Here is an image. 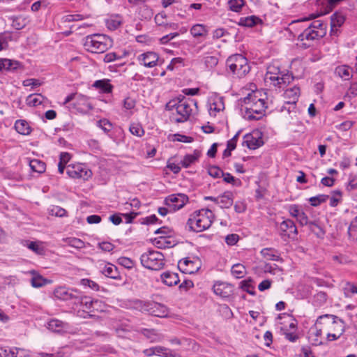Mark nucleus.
<instances>
[{
  "label": "nucleus",
  "mask_w": 357,
  "mask_h": 357,
  "mask_svg": "<svg viewBox=\"0 0 357 357\" xmlns=\"http://www.w3.org/2000/svg\"><path fill=\"white\" fill-rule=\"evenodd\" d=\"M214 218V214L211 210L201 209L190 215L187 226L190 231L202 232L211 226Z\"/></svg>",
  "instance_id": "1"
},
{
  "label": "nucleus",
  "mask_w": 357,
  "mask_h": 357,
  "mask_svg": "<svg viewBox=\"0 0 357 357\" xmlns=\"http://www.w3.org/2000/svg\"><path fill=\"white\" fill-rule=\"evenodd\" d=\"M112 39L106 35L92 34L84 38V49L91 53H103L112 47Z\"/></svg>",
  "instance_id": "2"
},
{
  "label": "nucleus",
  "mask_w": 357,
  "mask_h": 357,
  "mask_svg": "<svg viewBox=\"0 0 357 357\" xmlns=\"http://www.w3.org/2000/svg\"><path fill=\"white\" fill-rule=\"evenodd\" d=\"M130 305L136 310L155 317H165L168 314V309L165 305L152 301L135 299L130 302Z\"/></svg>",
  "instance_id": "3"
},
{
  "label": "nucleus",
  "mask_w": 357,
  "mask_h": 357,
  "mask_svg": "<svg viewBox=\"0 0 357 357\" xmlns=\"http://www.w3.org/2000/svg\"><path fill=\"white\" fill-rule=\"evenodd\" d=\"M140 261L147 269L159 271L165 266V257L159 251L149 250L141 255Z\"/></svg>",
  "instance_id": "4"
},
{
  "label": "nucleus",
  "mask_w": 357,
  "mask_h": 357,
  "mask_svg": "<svg viewBox=\"0 0 357 357\" xmlns=\"http://www.w3.org/2000/svg\"><path fill=\"white\" fill-rule=\"evenodd\" d=\"M318 324L321 325L324 333L330 335L331 333H344V323L342 319L333 314H324L318 318Z\"/></svg>",
  "instance_id": "5"
},
{
  "label": "nucleus",
  "mask_w": 357,
  "mask_h": 357,
  "mask_svg": "<svg viewBox=\"0 0 357 357\" xmlns=\"http://www.w3.org/2000/svg\"><path fill=\"white\" fill-rule=\"evenodd\" d=\"M226 63L230 72L238 78L244 77L250 71L247 59L240 54L230 56Z\"/></svg>",
  "instance_id": "6"
},
{
  "label": "nucleus",
  "mask_w": 357,
  "mask_h": 357,
  "mask_svg": "<svg viewBox=\"0 0 357 357\" xmlns=\"http://www.w3.org/2000/svg\"><path fill=\"white\" fill-rule=\"evenodd\" d=\"M326 33V25L321 20H314L298 36L301 41L314 40L323 38Z\"/></svg>",
  "instance_id": "7"
},
{
  "label": "nucleus",
  "mask_w": 357,
  "mask_h": 357,
  "mask_svg": "<svg viewBox=\"0 0 357 357\" xmlns=\"http://www.w3.org/2000/svg\"><path fill=\"white\" fill-rule=\"evenodd\" d=\"M267 106L264 99H257V102L245 107L244 118L249 120H259L264 115Z\"/></svg>",
  "instance_id": "8"
},
{
  "label": "nucleus",
  "mask_w": 357,
  "mask_h": 357,
  "mask_svg": "<svg viewBox=\"0 0 357 357\" xmlns=\"http://www.w3.org/2000/svg\"><path fill=\"white\" fill-rule=\"evenodd\" d=\"M78 290L75 289L68 288L66 287H58L53 292L54 296L59 300L63 301H70L72 304L79 301Z\"/></svg>",
  "instance_id": "9"
},
{
  "label": "nucleus",
  "mask_w": 357,
  "mask_h": 357,
  "mask_svg": "<svg viewBox=\"0 0 357 357\" xmlns=\"http://www.w3.org/2000/svg\"><path fill=\"white\" fill-rule=\"evenodd\" d=\"M67 174L73 178L88 180L92 176V172L84 164L68 165L66 168Z\"/></svg>",
  "instance_id": "10"
},
{
  "label": "nucleus",
  "mask_w": 357,
  "mask_h": 357,
  "mask_svg": "<svg viewBox=\"0 0 357 357\" xmlns=\"http://www.w3.org/2000/svg\"><path fill=\"white\" fill-rule=\"evenodd\" d=\"M137 61L145 68H153L158 63L159 56L154 52H146L139 54Z\"/></svg>",
  "instance_id": "11"
},
{
  "label": "nucleus",
  "mask_w": 357,
  "mask_h": 357,
  "mask_svg": "<svg viewBox=\"0 0 357 357\" xmlns=\"http://www.w3.org/2000/svg\"><path fill=\"white\" fill-rule=\"evenodd\" d=\"M196 102L191 98H180V123L186 121L192 114V107L196 106Z\"/></svg>",
  "instance_id": "12"
},
{
  "label": "nucleus",
  "mask_w": 357,
  "mask_h": 357,
  "mask_svg": "<svg viewBox=\"0 0 357 357\" xmlns=\"http://www.w3.org/2000/svg\"><path fill=\"white\" fill-rule=\"evenodd\" d=\"M300 94V89L297 86L289 88L284 91V97L289 100L286 101L285 105L282 107V111L284 109L287 110L289 113L291 112V107L294 108V106L298 100Z\"/></svg>",
  "instance_id": "13"
},
{
  "label": "nucleus",
  "mask_w": 357,
  "mask_h": 357,
  "mask_svg": "<svg viewBox=\"0 0 357 357\" xmlns=\"http://www.w3.org/2000/svg\"><path fill=\"white\" fill-rule=\"evenodd\" d=\"M324 333L321 326L318 324V319H317L314 325L312 326L308 331V340L309 342L315 346L323 344L322 335Z\"/></svg>",
  "instance_id": "14"
},
{
  "label": "nucleus",
  "mask_w": 357,
  "mask_h": 357,
  "mask_svg": "<svg viewBox=\"0 0 357 357\" xmlns=\"http://www.w3.org/2000/svg\"><path fill=\"white\" fill-rule=\"evenodd\" d=\"M74 108L79 113L86 114L93 109L89 98L82 94L77 95L75 101L73 102Z\"/></svg>",
  "instance_id": "15"
},
{
  "label": "nucleus",
  "mask_w": 357,
  "mask_h": 357,
  "mask_svg": "<svg viewBox=\"0 0 357 357\" xmlns=\"http://www.w3.org/2000/svg\"><path fill=\"white\" fill-rule=\"evenodd\" d=\"M178 195L173 194L167 197L165 199V204L168 208L160 207L158 208V212L162 215L165 216L168 212H175L178 210V206L176 203L178 201Z\"/></svg>",
  "instance_id": "16"
},
{
  "label": "nucleus",
  "mask_w": 357,
  "mask_h": 357,
  "mask_svg": "<svg viewBox=\"0 0 357 357\" xmlns=\"http://www.w3.org/2000/svg\"><path fill=\"white\" fill-rule=\"evenodd\" d=\"M261 132L258 131L253 132L251 134H247L245 135V141L243 144H246L250 149H257L263 145L264 142L261 137Z\"/></svg>",
  "instance_id": "17"
},
{
  "label": "nucleus",
  "mask_w": 357,
  "mask_h": 357,
  "mask_svg": "<svg viewBox=\"0 0 357 357\" xmlns=\"http://www.w3.org/2000/svg\"><path fill=\"white\" fill-rule=\"evenodd\" d=\"M143 353L147 356H151L153 355H156L159 356L164 357H177V354L176 352L171 351L169 349L162 347H153L143 351Z\"/></svg>",
  "instance_id": "18"
},
{
  "label": "nucleus",
  "mask_w": 357,
  "mask_h": 357,
  "mask_svg": "<svg viewBox=\"0 0 357 357\" xmlns=\"http://www.w3.org/2000/svg\"><path fill=\"white\" fill-rule=\"evenodd\" d=\"M79 301L75 302L74 305L80 304L89 310H98V307H101L102 302L97 299H92L87 296H82L80 291H78Z\"/></svg>",
  "instance_id": "19"
},
{
  "label": "nucleus",
  "mask_w": 357,
  "mask_h": 357,
  "mask_svg": "<svg viewBox=\"0 0 357 357\" xmlns=\"http://www.w3.org/2000/svg\"><path fill=\"white\" fill-rule=\"evenodd\" d=\"M47 327L52 332L61 334L68 333L70 329L69 324L56 319L50 320L47 322Z\"/></svg>",
  "instance_id": "20"
},
{
  "label": "nucleus",
  "mask_w": 357,
  "mask_h": 357,
  "mask_svg": "<svg viewBox=\"0 0 357 357\" xmlns=\"http://www.w3.org/2000/svg\"><path fill=\"white\" fill-rule=\"evenodd\" d=\"M213 292L222 298H229L233 293V287L223 282H216L213 287Z\"/></svg>",
  "instance_id": "21"
},
{
  "label": "nucleus",
  "mask_w": 357,
  "mask_h": 357,
  "mask_svg": "<svg viewBox=\"0 0 357 357\" xmlns=\"http://www.w3.org/2000/svg\"><path fill=\"white\" fill-rule=\"evenodd\" d=\"M279 230L280 234L282 237H289L290 233H294L295 234H298L294 222L289 219L285 220L280 223Z\"/></svg>",
  "instance_id": "22"
},
{
  "label": "nucleus",
  "mask_w": 357,
  "mask_h": 357,
  "mask_svg": "<svg viewBox=\"0 0 357 357\" xmlns=\"http://www.w3.org/2000/svg\"><path fill=\"white\" fill-rule=\"evenodd\" d=\"M166 110L169 112V120L172 123H178V99H173L166 104Z\"/></svg>",
  "instance_id": "23"
},
{
  "label": "nucleus",
  "mask_w": 357,
  "mask_h": 357,
  "mask_svg": "<svg viewBox=\"0 0 357 357\" xmlns=\"http://www.w3.org/2000/svg\"><path fill=\"white\" fill-rule=\"evenodd\" d=\"M183 260L185 267L180 268V272L185 274H192L199 270V266L197 261L190 260L188 257L184 258Z\"/></svg>",
  "instance_id": "24"
},
{
  "label": "nucleus",
  "mask_w": 357,
  "mask_h": 357,
  "mask_svg": "<svg viewBox=\"0 0 357 357\" xmlns=\"http://www.w3.org/2000/svg\"><path fill=\"white\" fill-rule=\"evenodd\" d=\"M344 16L338 12H335L331 17V31L333 33H337V28L340 27L344 22Z\"/></svg>",
  "instance_id": "25"
},
{
  "label": "nucleus",
  "mask_w": 357,
  "mask_h": 357,
  "mask_svg": "<svg viewBox=\"0 0 357 357\" xmlns=\"http://www.w3.org/2000/svg\"><path fill=\"white\" fill-rule=\"evenodd\" d=\"M282 75V71L279 68V67L275 66V65H270L267 68V72L265 76V79L269 80L273 84L274 82H277L279 81V77Z\"/></svg>",
  "instance_id": "26"
},
{
  "label": "nucleus",
  "mask_w": 357,
  "mask_h": 357,
  "mask_svg": "<svg viewBox=\"0 0 357 357\" xmlns=\"http://www.w3.org/2000/svg\"><path fill=\"white\" fill-rule=\"evenodd\" d=\"M201 155L202 152L200 150L195 149L192 154L185 155L180 163L183 167L188 168L191 165L196 162L199 160Z\"/></svg>",
  "instance_id": "27"
},
{
  "label": "nucleus",
  "mask_w": 357,
  "mask_h": 357,
  "mask_svg": "<svg viewBox=\"0 0 357 357\" xmlns=\"http://www.w3.org/2000/svg\"><path fill=\"white\" fill-rule=\"evenodd\" d=\"M93 86L104 93H112L114 86L107 79H99L94 82Z\"/></svg>",
  "instance_id": "28"
},
{
  "label": "nucleus",
  "mask_w": 357,
  "mask_h": 357,
  "mask_svg": "<svg viewBox=\"0 0 357 357\" xmlns=\"http://www.w3.org/2000/svg\"><path fill=\"white\" fill-rule=\"evenodd\" d=\"M100 268L101 273L108 278L112 279H118L120 278L117 267L110 263L105 264L103 267Z\"/></svg>",
  "instance_id": "29"
},
{
  "label": "nucleus",
  "mask_w": 357,
  "mask_h": 357,
  "mask_svg": "<svg viewBox=\"0 0 357 357\" xmlns=\"http://www.w3.org/2000/svg\"><path fill=\"white\" fill-rule=\"evenodd\" d=\"M30 273L32 275V278L31 279V286L34 288L42 287L50 282V281L47 279L43 278L41 275L38 273L34 270L31 271Z\"/></svg>",
  "instance_id": "30"
},
{
  "label": "nucleus",
  "mask_w": 357,
  "mask_h": 357,
  "mask_svg": "<svg viewBox=\"0 0 357 357\" xmlns=\"http://www.w3.org/2000/svg\"><path fill=\"white\" fill-rule=\"evenodd\" d=\"M217 204L222 208H228L233 204V194L231 192H226L218 197Z\"/></svg>",
  "instance_id": "31"
},
{
  "label": "nucleus",
  "mask_w": 357,
  "mask_h": 357,
  "mask_svg": "<svg viewBox=\"0 0 357 357\" xmlns=\"http://www.w3.org/2000/svg\"><path fill=\"white\" fill-rule=\"evenodd\" d=\"M164 284L167 286L176 285L178 283V275L176 273L166 271L161 275Z\"/></svg>",
  "instance_id": "32"
},
{
  "label": "nucleus",
  "mask_w": 357,
  "mask_h": 357,
  "mask_svg": "<svg viewBox=\"0 0 357 357\" xmlns=\"http://www.w3.org/2000/svg\"><path fill=\"white\" fill-rule=\"evenodd\" d=\"M20 63L17 61H13L8 59H0V71L1 70H15L20 68Z\"/></svg>",
  "instance_id": "33"
},
{
  "label": "nucleus",
  "mask_w": 357,
  "mask_h": 357,
  "mask_svg": "<svg viewBox=\"0 0 357 357\" xmlns=\"http://www.w3.org/2000/svg\"><path fill=\"white\" fill-rule=\"evenodd\" d=\"M16 131L23 135H28L31 132V128L25 120H17L15 123Z\"/></svg>",
  "instance_id": "34"
},
{
  "label": "nucleus",
  "mask_w": 357,
  "mask_h": 357,
  "mask_svg": "<svg viewBox=\"0 0 357 357\" xmlns=\"http://www.w3.org/2000/svg\"><path fill=\"white\" fill-rule=\"evenodd\" d=\"M261 254L267 260L280 261L281 258L278 252L272 248H266L261 250Z\"/></svg>",
  "instance_id": "35"
},
{
  "label": "nucleus",
  "mask_w": 357,
  "mask_h": 357,
  "mask_svg": "<svg viewBox=\"0 0 357 357\" xmlns=\"http://www.w3.org/2000/svg\"><path fill=\"white\" fill-rule=\"evenodd\" d=\"M279 79L280 80L277 81V82H274L273 85L282 88L289 84L294 80V77L291 73L282 72V75H280Z\"/></svg>",
  "instance_id": "36"
},
{
  "label": "nucleus",
  "mask_w": 357,
  "mask_h": 357,
  "mask_svg": "<svg viewBox=\"0 0 357 357\" xmlns=\"http://www.w3.org/2000/svg\"><path fill=\"white\" fill-rule=\"evenodd\" d=\"M29 167L33 172L39 174L43 173L46 169L45 163L38 159L31 160L29 161Z\"/></svg>",
  "instance_id": "37"
},
{
  "label": "nucleus",
  "mask_w": 357,
  "mask_h": 357,
  "mask_svg": "<svg viewBox=\"0 0 357 357\" xmlns=\"http://www.w3.org/2000/svg\"><path fill=\"white\" fill-rule=\"evenodd\" d=\"M122 23L121 17L119 15L111 16L105 20V24L109 30L117 29Z\"/></svg>",
  "instance_id": "38"
},
{
  "label": "nucleus",
  "mask_w": 357,
  "mask_h": 357,
  "mask_svg": "<svg viewBox=\"0 0 357 357\" xmlns=\"http://www.w3.org/2000/svg\"><path fill=\"white\" fill-rule=\"evenodd\" d=\"M26 247L37 255H43L45 252L41 243L36 241H26Z\"/></svg>",
  "instance_id": "39"
},
{
  "label": "nucleus",
  "mask_w": 357,
  "mask_h": 357,
  "mask_svg": "<svg viewBox=\"0 0 357 357\" xmlns=\"http://www.w3.org/2000/svg\"><path fill=\"white\" fill-rule=\"evenodd\" d=\"M45 98L41 94H31L26 98V104L31 107L38 106L43 102Z\"/></svg>",
  "instance_id": "40"
},
{
  "label": "nucleus",
  "mask_w": 357,
  "mask_h": 357,
  "mask_svg": "<svg viewBox=\"0 0 357 357\" xmlns=\"http://www.w3.org/2000/svg\"><path fill=\"white\" fill-rule=\"evenodd\" d=\"M259 21H260L259 18L254 15L246 17H241L240 19L239 25L243 26L252 27L257 24Z\"/></svg>",
  "instance_id": "41"
},
{
  "label": "nucleus",
  "mask_w": 357,
  "mask_h": 357,
  "mask_svg": "<svg viewBox=\"0 0 357 357\" xmlns=\"http://www.w3.org/2000/svg\"><path fill=\"white\" fill-rule=\"evenodd\" d=\"M231 272L236 278H242L245 274V267L241 264H236L232 266Z\"/></svg>",
  "instance_id": "42"
},
{
  "label": "nucleus",
  "mask_w": 357,
  "mask_h": 357,
  "mask_svg": "<svg viewBox=\"0 0 357 357\" xmlns=\"http://www.w3.org/2000/svg\"><path fill=\"white\" fill-rule=\"evenodd\" d=\"M130 132L137 137H142L144 135V130L139 123L133 122L130 125Z\"/></svg>",
  "instance_id": "43"
},
{
  "label": "nucleus",
  "mask_w": 357,
  "mask_h": 357,
  "mask_svg": "<svg viewBox=\"0 0 357 357\" xmlns=\"http://www.w3.org/2000/svg\"><path fill=\"white\" fill-rule=\"evenodd\" d=\"M96 126L102 129L105 133L107 134L109 136V132L112 129V123L107 119H102L96 122Z\"/></svg>",
  "instance_id": "44"
},
{
  "label": "nucleus",
  "mask_w": 357,
  "mask_h": 357,
  "mask_svg": "<svg viewBox=\"0 0 357 357\" xmlns=\"http://www.w3.org/2000/svg\"><path fill=\"white\" fill-rule=\"evenodd\" d=\"M336 73L338 74V75L342 77V79L345 80H348L351 78V70L350 68L347 66H338L335 69Z\"/></svg>",
  "instance_id": "45"
},
{
  "label": "nucleus",
  "mask_w": 357,
  "mask_h": 357,
  "mask_svg": "<svg viewBox=\"0 0 357 357\" xmlns=\"http://www.w3.org/2000/svg\"><path fill=\"white\" fill-rule=\"evenodd\" d=\"M26 23L27 20L26 18L22 16H17L13 18L12 26L17 30H20L26 25Z\"/></svg>",
  "instance_id": "46"
},
{
  "label": "nucleus",
  "mask_w": 357,
  "mask_h": 357,
  "mask_svg": "<svg viewBox=\"0 0 357 357\" xmlns=\"http://www.w3.org/2000/svg\"><path fill=\"white\" fill-rule=\"evenodd\" d=\"M66 242L68 244V245L75 248L77 249H82L85 247V243L83 241L77 238H68L66 240Z\"/></svg>",
  "instance_id": "47"
},
{
  "label": "nucleus",
  "mask_w": 357,
  "mask_h": 357,
  "mask_svg": "<svg viewBox=\"0 0 357 357\" xmlns=\"http://www.w3.org/2000/svg\"><path fill=\"white\" fill-rule=\"evenodd\" d=\"M252 280L251 279L249 280H245L241 282V288L245 291L247 293H248L250 295H255V287L252 284Z\"/></svg>",
  "instance_id": "48"
},
{
  "label": "nucleus",
  "mask_w": 357,
  "mask_h": 357,
  "mask_svg": "<svg viewBox=\"0 0 357 357\" xmlns=\"http://www.w3.org/2000/svg\"><path fill=\"white\" fill-rule=\"evenodd\" d=\"M329 196L326 195H319L315 197H312L309 199V202L312 206H318L321 203L326 202Z\"/></svg>",
  "instance_id": "49"
},
{
  "label": "nucleus",
  "mask_w": 357,
  "mask_h": 357,
  "mask_svg": "<svg viewBox=\"0 0 357 357\" xmlns=\"http://www.w3.org/2000/svg\"><path fill=\"white\" fill-rule=\"evenodd\" d=\"M206 32V30L202 24H195L190 29V33L194 37L202 36Z\"/></svg>",
  "instance_id": "50"
},
{
  "label": "nucleus",
  "mask_w": 357,
  "mask_h": 357,
  "mask_svg": "<svg viewBox=\"0 0 357 357\" xmlns=\"http://www.w3.org/2000/svg\"><path fill=\"white\" fill-rule=\"evenodd\" d=\"M117 262L119 265L128 269H131L135 266V261L131 259L126 257H119L117 259Z\"/></svg>",
  "instance_id": "51"
},
{
  "label": "nucleus",
  "mask_w": 357,
  "mask_h": 357,
  "mask_svg": "<svg viewBox=\"0 0 357 357\" xmlns=\"http://www.w3.org/2000/svg\"><path fill=\"white\" fill-rule=\"evenodd\" d=\"M136 101L134 98L127 97L123 100V108L126 110L130 111V114H132V109L135 107Z\"/></svg>",
  "instance_id": "52"
},
{
  "label": "nucleus",
  "mask_w": 357,
  "mask_h": 357,
  "mask_svg": "<svg viewBox=\"0 0 357 357\" xmlns=\"http://www.w3.org/2000/svg\"><path fill=\"white\" fill-rule=\"evenodd\" d=\"M229 8L234 12H239L244 4L243 0H229L228 2Z\"/></svg>",
  "instance_id": "53"
},
{
  "label": "nucleus",
  "mask_w": 357,
  "mask_h": 357,
  "mask_svg": "<svg viewBox=\"0 0 357 357\" xmlns=\"http://www.w3.org/2000/svg\"><path fill=\"white\" fill-rule=\"evenodd\" d=\"M257 94L258 92L250 93L246 97L243 98V102L248 106L251 105V104L255 103V102H257V99H261L258 96Z\"/></svg>",
  "instance_id": "54"
},
{
  "label": "nucleus",
  "mask_w": 357,
  "mask_h": 357,
  "mask_svg": "<svg viewBox=\"0 0 357 357\" xmlns=\"http://www.w3.org/2000/svg\"><path fill=\"white\" fill-rule=\"evenodd\" d=\"M306 226H308L309 229L318 236H321L324 234L323 229L314 222L309 221V224Z\"/></svg>",
  "instance_id": "55"
},
{
  "label": "nucleus",
  "mask_w": 357,
  "mask_h": 357,
  "mask_svg": "<svg viewBox=\"0 0 357 357\" xmlns=\"http://www.w3.org/2000/svg\"><path fill=\"white\" fill-rule=\"evenodd\" d=\"M204 63L208 68H213L218 63V59L215 56H206L204 57Z\"/></svg>",
  "instance_id": "56"
},
{
  "label": "nucleus",
  "mask_w": 357,
  "mask_h": 357,
  "mask_svg": "<svg viewBox=\"0 0 357 357\" xmlns=\"http://www.w3.org/2000/svg\"><path fill=\"white\" fill-rule=\"evenodd\" d=\"M208 174L213 178H220L224 175V172L217 166H212L208 169Z\"/></svg>",
  "instance_id": "57"
},
{
  "label": "nucleus",
  "mask_w": 357,
  "mask_h": 357,
  "mask_svg": "<svg viewBox=\"0 0 357 357\" xmlns=\"http://www.w3.org/2000/svg\"><path fill=\"white\" fill-rule=\"evenodd\" d=\"M82 284L84 286L88 287L94 291H98L100 289V286L98 285V283H96V282L91 280L89 279H82Z\"/></svg>",
  "instance_id": "58"
},
{
  "label": "nucleus",
  "mask_w": 357,
  "mask_h": 357,
  "mask_svg": "<svg viewBox=\"0 0 357 357\" xmlns=\"http://www.w3.org/2000/svg\"><path fill=\"white\" fill-rule=\"evenodd\" d=\"M98 247L104 252H111L115 248V246L112 243L107 241L98 243Z\"/></svg>",
  "instance_id": "59"
},
{
  "label": "nucleus",
  "mask_w": 357,
  "mask_h": 357,
  "mask_svg": "<svg viewBox=\"0 0 357 357\" xmlns=\"http://www.w3.org/2000/svg\"><path fill=\"white\" fill-rule=\"evenodd\" d=\"M239 240L238 234H231L225 237V242L229 245H234Z\"/></svg>",
  "instance_id": "60"
},
{
  "label": "nucleus",
  "mask_w": 357,
  "mask_h": 357,
  "mask_svg": "<svg viewBox=\"0 0 357 357\" xmlns=\"http://www.w3.org/2000/svg\"><path fill=\"white\" fill-rule=\"evenodd\" d=\"M64 22H70L83 20V16L79 14L67 15L63 17Z\"/></svg>",
  "instance_id": "61"
},
{
  "label": "nucleus",
  "mask_w": 357,
  "mask_h": 357,
  "mask_svg": "<svg viewBox=\"0 0 357 357\" xmlns=\"http://www.w3.org/2000/svg\"><path fill=\"white\" fill-rule=\"evenodd\" d=\"M344 294L347 296H351L349 294H357V286L351 283H347L344 288Z\"/></svg>",
  "instance_id": "62"
},
{
  "label": "nucleus",
  "mask_w": 357,
  "mask_h": 357,
  "mask_svg": "<svg viewBox=\"0 0 357 357\" xmlns=\"http://www.w3.org/2000/svg\"><path fill=\"white\" fill-rule=\"evenodd\" d=\"M296 220L301 226H306L309 224L308 217L303 211L299 214Z\"/></svg>",
  "instance_id": "63"
},
{
  "label": "nucleus",
  "mask_w": 357,
  "mask_h": 357,
  "mask_svg": "<svg viewBox=\"0 0 357 357\" xmlns=\"http://www.w3.org/2000/svg\"><path fill=\"white\" fill-rule=\"evenodd\" d=\"M301 211H302L300 210L299 206L296 204L291 205L289 208V212L290 215L292 217L296 218H297L298 217V215L301 213Z\"/></svg>",
  "instance_id": "64"
}]
</instances>
